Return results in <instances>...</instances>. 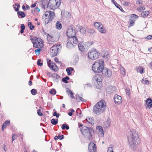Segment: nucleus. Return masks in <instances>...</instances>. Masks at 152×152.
Returning <instances> with one entry per match:
<instances>
[{
  "label": "nucleus",
  "instance_id": "nucleus-45",
  "mask_svg": "<svg viewBox=\"0 0 152 152\" xmlns=\"http://www.w3.org/2000/svg\"><path fill=\"white\" fill-rule=\"evenodd\" d=\"M66 71L68 73V74L69 75H70L71 74V72L70 71V70L69 69L67 68L66 69Z\"/></svg>",
  "mask_w": 152,
  "mask_h": 152
},
{
  "label": "nucleus",
  "instance_id": "nucleus-64",
  "mask_svg": "<svg viewBox=\"0 0 152 152\" xmlns=\"http://www.w3.org/2000/svg\"><path fill=\"white\" fill-rule=\"evenodd\" d=\"M14 8L15 9V10L16 12L18 11V10H19V9L18 8H16V7H14Z\"/></svg>",
  "mask_w": 152,
  "mask_h": 152
},
{
  "label": "nucleus",
  "instance_id": "nucleus-7",
  "mask_svg": "<svg viewBox=\"0 0 152 152\" xmlns=\"http://www.w3.org/2000/svg\"><path fill=\"white\" fill-rule=\"evenodd\" d=\"M78 40L75 36L69 37L66 45L67 47L69 48L72 46H75L77 43Z\"/></svg>",
  "mask_w": 152,
  "mask_h": 152
},
{
  "label": "nucleus",
  "instance_id": "nucleus-33",
  "mask_svg": "<svg viewBox=\"0 0 152 152\" xmlns=\"http://www.w3.org/2000/svg\"><path fill=\"white\" fill-rule=\"evenodd\" d=\"M144 69L143 68L141 67H139L137 68V72H140L141 74H142L144 72Z\"/></svg>",
  "mask_w": 152,
  "mask_h": 152
},
{
  "label": "nucleus",
  "instance_id": "nucleus-26",
  "mask_svg": "<svg viewBox=\"0 0 152 152\" xmlns=\"http://www.w3.org/2000/svg\"><path fill=\"white\" fill-rule=\"evenodd\" d=\"M86 120L88 122L91 124H94V121L92 117H88L86 118Z\"/></svg>",
  "mask_w": 152,
  "mask_h": 152
},
{
  "label": "nucleus",
  "instance_id": "nucleus-60",
  "mask_svg": "<svg viewBox=\"0 0 152 152\" xmlns=\"http://www.w3.org/2000/svg\"><path fill=\"white\" fill-rule=\"evenodd\" d=\"M54 61L56 62H58L60 64L61 63V62L60 61H59L58 59L56 58H54Z\"/></svg>",
  "mask_w": 152,
  "mask_h": 152
},
{
  "label": "nucleus",
  "instance_id": "nucleus-36",
  "mask_svg": "<svg viewBox=\"0 0 152 152\" xmlns=\"http://www.w3.org/2000/svg\"><path fill=\"white\" fill-rule=\"evenodd\" d=\"M58 120L53 118L51 120V123L53 125H56L58 123Z\"/></svg>",
  "mask_w": 152,
  "mask_h": 152
},
{
  "label": "nucleus",
  "instance_id": "nucleus-61",
  "mask_svg": "<svg viewBox=\"0 0 152 152\" xmlns=\"http://www.w3.org/2000/svg\"><path fill=\"white\" fill-rule=\"evenodd\" d=\"M20 27L21 29H22V30H24V29H25L24 25L23 24H21Z\"/></svg>",
  "mask_w": 152,
  "mask_h": 152
},
{
  "label": "nucleus",
  "instance_id": "nucleus-11",
  "mask_svg": "<svg viewBox=\"0 0 152 152\" xmlns=\"http://www.w3.org/2000/svg\"><path fill=\"white\" fill-rule=\"evenodd\" d=\"M76 31L73 26L71 25L69 27L67 31V35L69 37L75 36L76 33Z\"/></svg>",
  "mask_w": 152,
  "mask_h": 152
},
{
  "label": "nucleus",
  "instance_id": "nucleus-59",
  "mask_svg": "<svg viewBox=\"0 0 152 152\" xmlns=\"http://www.w3.org/2000/svg\"><path fill=\"white\" fill-rule=\"evenodd\" d=\"M66 124H63L61 128L63 129H65L66 128Z\"/></svg>",
  "mask_w": 152,
  "mask_h": 152
},
{
  "label": "nucleus",
  "instance_id": "nucleus-58",
  "mask_svg": "<svg viewBox=\"0 0 152 152\" xmlns=\"http://www.w3.org/2000/svg\"><path fill=\"white\" fill-rule=\"evenodd\" d=\"M62 81L64 82L65 83H68L67 80L65 77L63 78L62 79Z\"/></svg>",
  "mask_w": 152,
  "mask_h": 152
},
{
  "label": "nucleus",
  "instance_id": "nucleus-29",
  "mask_svg": "<svg viewBox=\"0 0 152 152\" xmlns=\"http://www.w3.org/2000/svg\"><path fill=\"white\" fill-rule=\"evenodd\" d=\"M149 14V12L148 11L143 12L141 13V15L142 17H145L148 16Z\"/></svg>",
  "mask_w": 152,
  "mask_h": 152
},
{
  "label": "nucleus",
  "instance_id": "nucleus-39",
  "mask_svg": "<svg viewBox=\"0 0 152 152\" xmlns=\"http://www.w3.org/2000/svg\"><path fill=\"white\" fill-rule=\"evenodd\" d=\"M28 26L30 28L31 30H32L34 29V26L32 25L31 22H29L28 23Z\"/></svg>",
  "mask_w": 152,
  "mask_h": 152
},
{
  "label": "nucleus",
  "instance_id": "nucleus-38",
  "mask_svg": "<svg viewBox=\"0 0 152 152\" xmlns=\"http://www.w3.org/2000/svg\"><path fill=\"white\" fill-rule=\"evenodd\" d=\"M145 7L142 6H140L137 8V10L139 12H141L142 10H144Z\"/></svg>",
  "mask_w": 152,
  "mask_h": 152
},
{
  "label": "nucleus",
  "instance_id": "nucleus-22",
  "mask_svg": "<svg viewBox=\"0 0 152 152\" xmlns=\"http://www.w3.org/2000/svg\"><path fill=\"white\" fill-rule=\"evenodd\" d=\"M37 38V37H34L33 38H31L30 39L31 41L33 44L34 46L36 48H38L39 47L37 43L36 42V38Z\"/></svg>",
  "mask_w": 152,
  "mask_h": 152
},
{
  "label": "nucleus",
  "instance_id": "nucleus-27",
  "mask_svg": "<svg viewBox=\"0 0 152 152\" xmlns=\"http://www.w3.org/2000/svg\"><path fill=\"white\" fill-rule=\"evenodd\" d=\"M76 99L78 102L81 101L82 102H85L86 101V100L85 99H84L82 97L78 95H76Z\"/></svg>",
  "mask_w": 152,
  "mask_h": 152
},
{
  "label": "nucleus",
  "instance_id": "nucleus-28",
  "mask_svg": "<svg viewBox=\"0 0 152 152\" xmlns=\"http://www.w3.org/2000/svg\"><path fill=\"white\" fill-rule=\"evenodd\" d=\"M10 124V121H6L3 124L2 126V129L3 130L4 128H6L7 126L9 125Z\"/></svg>",
  "mask_w": 152,
  "mask_h": 152
},
{
  "label": "nucleus",
  "instance_id": "nucleus-43",
  "mask_svg": "<svg viewBox=\"0 0 152 152\" xmlns=\"http://www.w3.org/2000/svg\"><path fill=\"white\" fill-rule=\"evenodd\" d=\"M50 94L54 95L56 94V91L54 89H52L49 91Z\"/></svg>",
  "mask_w": 152,
  "mask_h": 152
},
{
  "label": "nucleus",
  "instance_id": "nucleus-47",
  "mask_svg": "<svg viewBox=\"0 0 152 152\" xmlns=\"http://www.w3.org/2000/svg\"><path fill=\"white\" fill-rule=\"evenodd\" d=\"M129 4V3L127 1H124L123 2V5L125 6H128Z\"/></svg>",
  "mask_w": 152,
  "mask_h": 152
},
{
  "label": "nucleus",
  "instance_id": "nucleus-21",
  "mask_svg": "<svg viewBox=\"0 0 152 152\" xmlns=\"http://www.w3.org/2000/svg\"><path fill=\"white\" fill-rule=\"evenodd\" d=\"M47 38L48 42L49 44H51L54 42V41L53 40L54 37L53 35H50L48 34V36Z\"/></svg>",
  "mask_w": 152,
  "mask_h": 152
},
{
  "label": "nucleus",
  "instance_id": "nucleus-34",
  "mask_svg": "<svg viewBox=\"0 0 152 152\" xmlns=\"http://www.w3.org/2000/svg\"><path fill=\"white\" fill-rule=\"evenodd\" d=\"M120 71L122 75L124 76L125 75V72L124 68L123 67H121L120 68Z\"/></svg>",
  "mask_w": 152,
  "mask_h": 152
},
{
  "label": "nucleus",
  "instance_id": "nucleus-3",
  "mask_svg": "<svg viewBox=\"0 0 152 152\" xmlns=\"http://www.w3.org/2000/svg\"><path fill=\"white\" fill-rule=\"evenodd\" d=\"M104 61L102 59L97 60L92 65V70L95 72L100 73L104 68Z\"/></svg>",
  "mask_w": 152,
  "mask_h": 152
},
{
  "label": "nucleus",
  "instance_id": "nucleus-57",
  "mask_svg": "<svg viewBox=\"0 0 152 152\" xmlns=\"http://www.w3.org/2000/svg\"><path fill=\"white\" fill-rule=\"evenodd\" d=\"M88 32L89 33H92L94 32V30L93 29H90L88 31Z\"/></svg>",
  "mask_w": 152,
  "mask_h": 152
},
{
  "label": "nucleus",
  "instance_id": "nucleus-42",
  "mask_svg": "<svg viewBox=\"0 0 152 152\" xmlns=\"http://www.w3.org/2000/svg\"><path fill=\"white\" fill-rule=\"evenodd\" d=\"M98 135L100 137H102L103 136L104 134L103 131H98Z\"/></svg>",
  "mask_w": 152,
  "mask_h": 152
},
{
  "label": "nucleus",
  "instance_id": "nucleus-35",
  "mask_svg": "<svg viewBox=\"0 0 152 152\" xmlns=\"http://www.w3.org/2000/svg\"><path fill=\"white\" fill-rule=\"evenodd\" d=\"M103 58H105V59H108L110 58V55L108 54V52H106L104 53V54L103 56Z\"/></svg>",
  "mask_w": 152,
  "mask_h": 152
},
{
  "label": "nucleus",
  "instance_id": "nucleus-6",
  "mask_svg": "<svg viewBox=\"0 0 152 152\" xmlns=\"http://www.w3.org/2000/svg\"><path fill=\"white\" fill-rule=\"evenodd\" d=\"M61 3V0H50L48 4V7L51 9H56L60 6Z\"/></svg>",
  "mask_w": 152,
  "mask_h": 152
},
{
  "label": "nucleus",
  "instance_id": "nucleus-25",
  "mask_svg": "<svg viewBox=\"0 0 152 152\" xmlns=\"http://www.w3.org/2000/svg\"><path fill=\"white\" fill-rule=\"evenodd\" d=\"M56 28L58 29H60L61 28L62 26L61 23L59 21H58L56 24Z\"/></svg>",
  "mask_w": 152,
  "mask_h": 152
},
{
  "label": "nucleus",
  "instance_id": "nucleus-2",
  "mask_svg": "<svg viewBox=\"0 0 152 152\" xmlns=\"http://www.w3.org/2000/svg\"><path fill=\"white\" fill-rule=\"evenodd\" d=\"M106 107V103L104 101H100L94 106L93 111L96 114L99 115L102 113Z\"/></svg>",
  "mask_w": 152,
  "mask_h": 152
},
{
  "label": "nucleus",
  "instance_id": "nucleus-16",
  "mask_svg": "<svg viewBox=\"0 0 152 152\" xmlns=\"http://www.w3.org/2000/svg\"><path fill=\"white\" fill-rule=\"evenodd\" d=\"M47 63H48V66H49V67H50V68L51 69H52L53 70H54L55 71H56V64H55V63H54L52 62H51L50 60H49L48 61L47 60Z\"/></svg>",
  "mask_w": 152,
  "mask_h": 152
},
{
  "label": "nucleus",
  "instance_id": "nucleus-15",
  "mask_svg": "<svg viewBox=\"0 0 152 152\" xmlns=\"http://www.w3.org/2000/svg\"><path fill=\"white\" fill-rule=\"evenodd\" d=\"M114 102L116 104H118L121 103L122 100V97L120 96L117 94H116L115 95L114 97Z\"/></svg>",
  "mask_w": 152,
  "mask_h": 152
},
{
  "label": "nucleus",
  "instance_id": "nucleus-14",
  "mask_svg": "<svg viewBox=\"0 0 152 152\" xmlns=\"http://www.w3.org/2000/svg\"><path fill=\"white\" fill-rule=\"evenodd\" d=\"M102 72L103 75L107 77H110L112 74L111 71L107 68L105 69L104 68Z\"/></svg>",
  "mask_w": 152,
  "mask_h": 152
},
{
  "label": "nucleus",
  "instance_id": "nucleus-55",
  "mask_svg": "<svg viewBox=\"0 0 152 152\" xmlns=\"http://www.w3.org/2000/svg\"><path fill=\"white\" fill-rule=\"evenodd\" d=\"M12 142L15 140L17 138V136L15 135H13L12 137Z\"/></svg>",
  "mask_w": 152,
  "mask_h": 152
},
{
  "label": "nucleus",
  "instance_id": "nucleus-20",
  "mask_svg": "<svg viewBox=\"0 0 152 152\" xmlns=\"http://www.w3.org/2000/svg\"><path fill=\"white\" fill-rule=\"evenodd\" d=\"M36 39V42H37L39 47L38 48H42L43 46V44L42 39L38 38Z\"/></svg>",
  "mask_w": 152,
  "mask_h": 152
},
{
  "label": "nucleus",
  "instance_id": "nucleus-40",
  "mask_svg": "<svg viewBox=\"0 0 152 152\" xmlns=\"http://www.w3.org/2000/svg\"><path fill=\"white\" fill-rule=\"evenodd\" d=\"M96 131L97 132H98V131H103L102 127L100 126H98L97 127L96 129Z\"/></svg>",
  "mask_w": 152,
  "mask_h": 152
},
{
  "label": "nucleus",
  "instance_id": "nucleus-19",
  "mask_svg": "<svg viewBox=\"0 0 152 152\" xmlns=\"http://www.w3.org/2000/svg\"><path fill=\"white\" fill-rule=\"evenodd\" d=\"M146 108L150 109L152 107V101L151 99H147L146 101Z\"/></svg>",
  "mask_w": 152,
  "mask_h": 152
},
{
  "label": "nucleus",
  "instance_id": "nucleus-63",
  "mask_svg": "<svg viewBox=\"0 0 152 152\" xmlns=\"http://www.w3.org/2000/svg\"><path fill=\"white\" fill-rule=\"evenodd\" d=\"M15 6L17 7V8H19L20 7V5L17 3H15Z\"/></svg>",
  "mask_w": 152,
  "mask_h": 152
},
{
  "label": "nucleus",
  "instance_id": "nucleus-52",
  "mask_svg": "<svg viewBox=\"0 0 152 152\" xmlns=\"http://www.w3.org/2000/svg\"><path fill=\"white\" fill-rule=\"evenodd\" d=\"M64 136L63 135H60V134H59L58 135V139H59L60 140L63 139L64 138Z\"/></svg>",
  "mask_w": 152,
  "mask_h": 152
},
{
  "label": "nucleus",
  "instance_id": "nucleus-4",
  "mask_svg": "<svg viewBox=\"0 0 152 152\" xmlns=\"http://www.w3.org/2000/svg\"><path fill=\"white\" fill-rule=\"evenodd\" d=\"M55 16L54 13L51 11L46 12L42 16L44 23L46 24L52 21Z\"/></svg>",
  "mask_w": 152,
  "mask_h": 152
},
{
  "label": "nucleus",
  "instance_id": "nucleus-32",
  "mask_svg": "<svg viewBox=\"0 0 152 152\" xmlns=\"http://www.w3.org/2000/svg\"><path fill=\"white\" fill-rule=\"evenodd\" d=\"M18 15L19 16H21L22 18H24L26 16L25 13L23 12L20 11L18 12Z\"/></svg>",
  "mask_w": 152,
  "mask_h": 152
},
{
  "label": "nucleus",
  "instance_id": "nucleus-9",
  "mask_svg": "<svg viewBox=\"0 0 152 152\" xmlns=\"http://www.w3.org/2000/svg\"><path fill=\"white\" fill-rule=\"evenodd\" d=\"M61 46L60 45H54L50 48V53L52 56H55L57 55L58 50L59 49V47Z\"/></svg>",
  "mask_w": 152,
  "mask_h": 152
},
{
  "label": "nucleus",
  "instance_id": "nucleus-44",
  "mask_svg": "<svg viewBox=\"0 0 152 152\" xmlns=\"http://www.w3.org/2000/svg\"><path fill=\"white\" fill-rule=\"evenodd\" d=\"M31 92L32 94L33 95H35L37 93L36 90L34 89L31 90Z\"/></svg>",
  "mask_w": 152,
  "mask_h": 152
},
{
  "label": "nucleus",
  "instance_id": "nucleus-24",
  "mask_svg": "<svg viewBox=\"0 0 152 152\" xmlns=\"http://www.w3.org/2000/svg\"><path fill=\"white\" fill-rule=\"evenodd\" d=\"M111 123V120L110 119L108 118L107 120L106 121L104 124V126L105 127H107L110 125V124Z\"/></svg>",
  "mask_w": 152,
  "mask_h": 152
},
{
  "label": "nucleus",
  "instance_id": "nucleus-41",
  "mask_svg": "<svg viewBox=\"0 0 152 152\" xmlns=\"http://www.w3.org/2000/svg\"><path fill=\"white\" fill-rule=\"evenodd\" d=\"M38 48L39 49L36 50L35 51L36 54L37 55H39V54L40 51L41 50L40 48Z\"/></svg>",
  "mask_w": 152,
  "mask_h": 152
},
{
  "label": "nucleus",
  "instance_id": "nucleus-31",
  "mask_svg": "<svg viewBox=\"0 0 152 152\" xmlns=\"http://www.w3.org/2000/svg\"><path fill=\"white\" fill-rule=\"evenodd\" d=\"M79 28H80V33L82 34H84L86 33V31L85 27L80 26Z\"/></svg>",
  "mask_w": 152,
  "mask_h": 152
},
{
  "label": "nucleus",
  "instance_id": "nucleus-48",
  "mask_svg": "<svg viewBox=\"0 0 152 152\" xmlns=\"http://www.w3.org/2000/svg\"><path fill=\"white\" fill-rule=\"evenodd\" d=\"M53 115L54 116H56L57 118H58L59 116V113H57L55 112L53 114Z\"/></svg>",
  "mask_w": 152,
  "mask_h": 152
},
{
  "label": "nucleus",
  "instance_id": "nucleus-50",
  "mask_svg": "<svg viewBox=\"0 0 152 152\" xmlns=\"http://www.w3.org/2000/svg\"><path fill=\"white\" fill-rule=\"evenodd\" d=\"M107 152H114L113 151V149L112 147H109L108 148L107 151Z\"/></svg>",
  "mask_w": 152,
  "mask_h": 152
},
{
  "label": "nucleus",
  "instance_id": "nucleus-49",
  "mask_svg": "<svg viewBox=\"0 0 152 152\" xmlns=\"http://www.w3.org/2000/svg\"><path fill=\"white\" fill-rule=\"evenodd\" d=\"M41 61V60L39 59L37 62V65L40 66H41L42 65V63L40 62Z\"/></svg>",
  "mask_w": 152,
  "mask_h": 152
},
{
  "label": "nucleus",
  "instance_id": "nucleus-53",
  "mask_svg": "<svg viewBox=\"0 0 152 152\" xmlns=\"http://www.w3.org/2000/svg\"><path fill=\"white\" fill-rule=\"evenodd\" d=\"M40 109H39L38 110V111H37V114H38V115L40 116H42L43 115L42 114V113H41V112H40Z\"/></svg>",
  "mask_w": 152,
  "mask_h": 152
},
{
  "label": "nucleus",
  "instance_id": "nucleus-37",
  "mask_svg": "<svg viewBox=\"0 0 152 152\" xmlns=\"http://www.w3.org/2000/svg\"><path fill=\"white\" fill-rule=\"evenodd\" d=\"M115 6L118 9H119L122 12H124V11L123 10L122 8V7L118 4L117 3H116V4L115 5Z\"/></svg>",
  "mask_w": 152,
  "mask_h": 152
},
{
  "label": "nucleus",
  "instance_id": "nucleus-62",
  "mask_svg": "<svg viewBox=\"0 0 152 152\" xmlns=\"http://www.w3.org/2000/svg\"><path fill=\"white\" fill-rule=\"evenodd\" d=\"M73 92H72L69 94L71 96V97L72 99H73L74 98V97L73 95Z\"/></svg>",
  "mask_w": 152,
  "mask_h": 152
},
{
  "label": "nucleus",
  "instance_id": "nucleus-17",
  "mask_svg": "<svg viewBox=\"0 0 152 152\" xmlns=\"http://www.w3.org/2000/svg\"><path fill=\"white\" fill-rule=\"evenodd\" d=\"M78 47L80 50L84 51L86 48V43L85 42H80L78 45Z\"/></svg>",
  "mask_w": 152,
  "mask_h": 152
},
{
  "label": "nucleus",
  "instance_id": "nucleus-1",
  "mask_svg": "<svg viewBox=\"0 0 152 152\" xmlns=\"http://www.w3.org/2000/svg\"><path fill=\"white\" fill-rule=\"evenodd\" d=\"M128 140L129 147L134 150L140 143V139L134 130L131 131L128 135Z\"/></svg>",
  "mask_w": 152,
  "mask_h": 152
},
{
  "label": "nucleus",
  "instance_id": "nucleus-46",
  "mask_svg": "<svg viewBox=\"0 0 152 152\" xmlns=\"http://www.w3.org/2000/svg\"><path fill=\"white\" fill-rule=\"evenodd\" d=\"M80 109L79 108L77 109V110L76 112L77 114H78V115L80 116H82V113H80L79 114H78V112H80Z\"/></svg>",
  "mask_w": 152,
  "mask_h": 152
},
{
  "label": "nucleus",
  "instance_id": "nucleus-18",
  "mask_svg": "<svg viewBox=\"0 0 152 152\" xmlns=\"http://www.w3.org/2000/svg\"><path fill=\"white\" fill-rule=\"evenodd\" d=\"M116 88L115 86H110L106 89V91L109 94L114 93L115 91Z\"/></svg>",
  "mask_w": 152,
  "mask_h": 152
},
{
  "label": "nucleus",
  "instance_id": "nucleus-54",
  "mask_svg": "<svg viewBox=\"0 0 152 152\" xmlns=\"http://www.w3.org/2000/svg\"><path fill=\"white\" fill-rule=\"evenodd\" d=\"M142 1H136V4H139L142 5Z\"/></svg>",
  "mask_w": 152,
  "mask_h": 152
},
{
  "label": "nucleus",
  "instance_id": "nucleus-12",
  "mask_svg": "<svg viewBox=\"0 0 152 152\" xmlns=\"http://www.w3.org/2000/svg\"><path fill=\"white\" fill-rule=\"evenodd\" d=\"M138 16L134 14H132L130 17V23L128 25V27L129 28L133 25L135 20L138 18Z\"/></svg>",
  "mask_w": 152,
  "mask_h": 152
},
{
  "label": "nucleus",
  "instance_id": "nucleus-30",
  "mask_svg": "<svg viewBox=\"0 0 152 152\" xmlns=\"http://www.w3.org/2000/svg\"><path fill=\"white\" fill-rule=\"evenodd\" d=\"M102 24L100 22H96L94 24V26L96 28H99Z\"/></svg>",
  "mask_w": 152,
  "mask_h": 152
},
{
  "label": "nucleus",
  "instance_id": "nucleus-8",
  "mask_svg": "<svg viewBox=\"0 0 152 152\" xmlns=\"http://www.w3.org/2000/svg\"><path fill=\"white\" fill-rule=\"evenodd\" d=\"M93 130L91 128L84 127L81 130V132L86 137L90 138L91 137V132Z\"/></svg>",
  "mask_w": 152,
  "mask_h": 152
},
{
  "label": "nucleus",
  "instance_id": "nucleus-10",
  "mask_svg": "<svg viewBox=\"0 0 152 152\" xmlns=\"http://www.w3.org/2000/svg\"><path fill=\"white\" fill-rule=\"evenodd\" d=\"M103 77L102 75H96L94 76L93 80L96 84H97L100 87L102 85V81Z\"/></svg>",
  "mask_w": 152,
  "mask_h": 152
},
{
  "label": "nucleus",
  "instance_id": "nucleus-13",
  "mask_svg": "<svg viewBox=\"0 0 152 152\" xmlns=\"http://www.w3.org/2000/svg\"><path fill=\"white\" fill-rule=\"evenodd\" d=\"M88 151L89 152H95L96 151V145L93 142H91L89 144Z\"/></svg>",
  "mask_w": 152,
  "mask_h": 152
},
{
  "label": "nucleus",
  "instance_id": "nucleus-5",
  "mask_svg": "<svg viewBox=\"0 0 152 152\" xmlns=\"http://www.w3.org/2000/svg\"><path fill=\"white\" fill-rule=\"evenodd\" d=\"M100 55L98 51L95 49L93 48L89 51L88 53V57L92 60H95L98 58Z\"/></svg>",
  "mask_w": 152,
  "mask_h": 152
},
{
  "label": "nucleus",
  "instance_id": "nucleus-23",
  "mask_svg": "<svg viewBox=\"0 0 152 152\" xmlns=\"http://www.w3.org/2000/svg\"><path fill=\"white\" fill-rule=\"evenodd\" d=\"M99 30L100 32L102 33H105L106 32V29L103 24L99 28Z\"/></svg>",
  "mask_w": 152,
  "mask_h": 152
},
{
  "label": "nucleus",
  "instance_id": "nucleus-56",
  "mask_svg": "<svg viewBox=\"0 0 152 152\" xmlns=\"http://www.w3.org/2000/svg\"><path fill=\"white\" fill-rule=\"evenodd\" d=\"M146 39H152V35H149L148 36L145 38Z\"/></svg>",
  "mask_w": 152,
  "mask_h": 152
},
{
  "label": "nucleus",
  "instance_id": "nucleus-51",
  "mask_svg": "<svg viewBox=\"0 0 152 152\" xmlns=\"http://www.w3.org/2000/svg\"><path fill=\"white\" fill-rule=\"evenodd\" d=\"M66 92L68 93V95H69V94H70L72 92L71 91L69 88H67L66 89Z\"/></svg>",
  "mask_w": 152,
  "mask_h": 152
}]
</instances>
